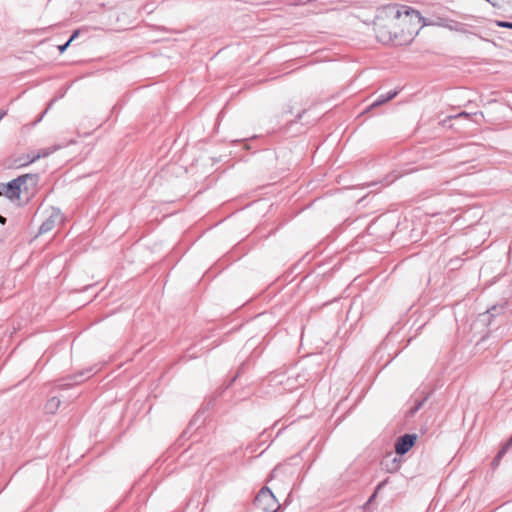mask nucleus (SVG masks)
Returning <instances> with one entry per match:
<instances>
[{
  "label": "nucleus",
  "mask_w": 512,
  "mask_h": 512,
  "mask_svg": "<svg viewBox=\"0 0 512 512\" xmlns=\"http://www.w3.org/2000/svg\"><path fill=\"white\" fill-rule=\"evenodd\" d=\"M420 23L419 11L403 6L401 9L390 6L382 9L374 21L376 38L383 44L403 45L412 40L413 30H405L410 22Z\"/></svg>",
  "instance_id": "1"
},
{
  "label": "nucleus",
  "mask_w": 512,
  "mask_h": 512,
  "mask_svg": "<svg viewBox=\"0 0 512 512\" xmlns=\"http://www.w3.org/2000/svg\"><path fill=\"white\" fill-rule=\"evenodd\" d=\"M39 182L38 174H23L9 181L0 191V196H5L13 201L20 198L21 193L33 194Z\"/></svg>",
  "instance_id": "2"
},
{
  "label": "nucleus",
  "mask_w": 512,
  "mask_h": 512,
  "mask_svg": "<svg viewBox=\"0 0 512 512\" xmlns=\"http://www.w3.org/2000/svg\"><path fill=\"white\" fill-rule=\"evenodd\" d=\"M255 504L265 512H275L279 507L274 494L267 487L259 491L255 498Z\"/></svg>",
  "instance_id": "3"
},
{
  "label": "nucleus",
  "mask_w": 512,
  "mask_h": 512,
  "mask_svg": "<svg viewBox=\"0 0 512 512\" xmlns=\"http://www.w3.org/2000/svg\"><path fill=\"white\" fill-rule=\"evenodd\" d=\"M93 368H87L80 370L74 374L68 375L58 381L56 384V388L63 390L68 389L74 385H78L84 382L86 379L91 377Z\"/></svg>",
  "instance_id": "4"
},
{
  "label": "nucleus",
  "mask_w": 512,
  "mask_h": 512,
  "mask_svg": "<svg viewBox=\"0 0 512 512\" xmlns=\"http://www.w3.org/2000/svg\"><path fill=\"white\" fill-rule=\"evenodd\" d=\"M416 440L417 436L415 434H405L400 436L395 443L396 453L399 455H404L410 450Z\"/></svg>",
  "instance_id": "5"
},
{
  "label": "nucleus",
  "mask_w": 512,
  "mask_h": 512,
  "mask_svg": "<svg viewBox=\"0 0 512 512\" xmlns=\"http://www.w3.org/2000/svg\"><path fill=\"white\" fill-rule=\"evenodd\" d=\"M61 219L59 212L52 213L39 227V234H44L51 231L58 220Z\"/></svg>",
  "instance_id": "6"
},
{
  "label": "nucleus",
  "mask_w": 512,
  "mask_h": 512,
  "mask_svg": "<svg viewBox=\"0 0 512 512\" xmlns=\"http://www.w3.org/2000/svg\"><path fill=\"white\" fill-rule=\"evenodd\" d=\"M397 93V91H390L386 95H380L379 98L367 108V111L392 100L397 95Z\"/></svg>",
  "instance_id": "7"
},
{
  "label": "nucleus",
  "mask_w": 512,
  "mask_h": 512,
  "mask_svg": "<svg viewBox=\"0 0 512 512\" xmlns=\"http://www.w3.org/2000/svg\"><path fill=\"white\" fill-rule=\"evenodd\" d=\"M61 400L57 396L49 398L45 404V411L49 414H54L60 407Z\"/></svg>",
  "instance_id": "8"
},
{
  "label": "nucleus",
  "mask_w": 512,
  "mask_h": 512,
  "mask_svg": "<svg viewBox=\"0 0 512 512\" xmlns=\"http://www.w3.org/2000/svg\"><path fill=\"white\" fill-rule=\"evenodd\" d=\"M449 21L450 20L447 19V18H440V17H438L434 21L426 22L425 18L422 17V21L420 23H417V24L421 25V26L434 25V26L444 27V28L448 29L449 23H450Z\"/></svg>",
  "instance_id": "9"
},
{
  "label": "nucleus",
  "mask_w": 512,
  "mask_h": 512,
  "mask_svg": "<svg viewBox=\"0 0 512 512\" xmlns=\"http://www.w3.org/2000/svg\"><path fill=\"white\" fill-rule=\"evenodd\" d=\"M471 116H476V117L480 116L481 118L484 117L482 112H475V113L471 114V113H467L465 111H462V112L458 113L457 115L448 116L447 119H445L443 122L445 123L447 120H451V119H455V118H469Z\"/></svg>",
  "instance_id": "10"
},
{
  "label": "nucleus",
  "mask_w": 512,
  "mask_h": 512,
  "mask_svg": "<svg viewBox=\"0 0 512 512\" xmlns=\"http://www.w3.org/2000/svg\"><path fill=\"white\" fill-rule=\"evenodd\" d=\"M449 22H450L449 27H448L449 30L462 32V33L466 32L461 23L456 22L454 20H450Z\"/></svg>",
  "instance_id": "11"
},
{
  "label": "nucleus",
  "mask_w": 512,
  "mask_h": 512,
  "mask_svg": "<svg viewBox=\"0 0 512 512\" xmlns=\"http://www.w3.org/2000/svg\"><path fill=\"white\" fill-rule=\"evenodd\" d=\"M496 25L498 27H503V28H509V29H512V22H507V21H500V20H497L496 22Z\"/></svg>",
  "instance_id": "12"
},
{
  "label": "nucleus",
  "mask_w": 512,
  "mask_h": 512,
  "mask_svg": "<svg viewBox=\"0 0 512 512\" xmlns=\"http://www.w3.org/2000/svg\"><path fill=\"white\" fill-rule=\"evenodd\" d=\"M424 401H425V399H424V400H422V401H420V402H418V403H417V404H416V405H415V406L410 410V414H411V415H414V414H415V413H416V412H417V411L422 407V405H423Z\"/></svg>",
  "instance_id": "13"
},
{
  "label": "nucleus",
  "mask_w": 512,
  "mask_h": 512,
  "mask_svg": "<svg viewBox=\"0 0 512 512\" xmlns=\"http://www.w3.org/2000/svg\"><path fill=\"white\" fill-rule=\"evenodd\" d=\"M55 101H56V99H52V100L48 103V105H47L46 109H45V110H44V112L40 115V117H39L38 121H41V119L43 118L44 114H45V113H47V111H48V110L53 106V104H54V102H55Z\"/></svg>",
  "instance_id": "14"
},
{
  "label": "nucleus",
  "mask_w": 512,
  "mask_h": 512,
  "mask_svg": "<svg viewBox=\"0 0 512 512\" xmlns=\"http://www.w3.org/2000/svg\"><path fill=\"white\" fill-rule=\"evenodd\" d=\"M69 46H70V43L68 41H66L64 44L58 46V50L60 53H64Z\"/></svg>",
  "instance_id": "15"
},
{
  "label": "nucleus",
  "mask_w": 512,
  "mask_h": 512,
  "mask_svg": "<svg viewBox=\"0 0 512 512\" xmlns=\"http://www.w3.org/2000/svg\"><path fill=\"white\" fill-rule=\"evenodd\" d=\"M79 35V30H75L73 31V33L71 34V36L69 37V39L67 40L70 44L72 43V41H74Z\"/></svg>",
  "instance_id": "16"
},
{
  "label": "nucleus",
  "mask_w": 512,
  "mask_h": 512,
  "mask_svg": "<svg viewBox=\"0 0 512 512\" xmlns=\"http://www.w3.org/2000/svg\"><path fill=\"white\" fill-rule=\"evenodd\" d=\"M48 155H49V151H44V152L42 153V156H44V157H45V156H48ZM40 157H41V154H38V155L34 156V157L30 160V163H31V162H34V161H36V160H37V159H39Z\"/></svg>",
  "instance_id": "17"
},
{
  "label": "nucleus",
  "mask_w": 512,
  "mask_h": 512,
  "mask_svg": "<svg viewBox=\"0 0 512 512\" xmlns=\"http://www.w3.org/2000/svg\"><path fill=\"white\" fill-rule=\"evenodd\" d=\"M384 483H385V482H382V483H380V484L377 486V489H376L375 493L370 497V499H369V501H368V502L373 501V499H374V498H375V496H376L377 491H378L379 489H381V488H382V486L384 485Z\"/></svg>",
  "instance_id": "18"
},
{
  "label": "nucleus",
  "mask_w": 512,
  "mask_h": 512,
  "mask_svg": "<svg viewBox=\"0 0 512 512\" xmlns=\"http://www.w3.org/2000/svg\"><path fill=\"white\" fill-rule=\"evenodd\" d=\"M393 464H394V467L392 469H389V471H395L399 468L396 458L393 459Z\"/></svg>",
  "instance_id": "19"
},
{
  "label": "nucleus",
  "mask_w": 512,
  "mask_h": 512,
  "mask_svg": "<svg viewBox=\"0 0 512 512\" xmlns=\"http://www.w3.org/2000/svg\"><path fill=\"white\" fill-rule=\"evenodd\" d=\"M501 458H497V456L495 457L494 461H493V465L496 466L499 464V461H500Z\"/></svg>",
  "instance_id": "20"
},
{
  "label": "nucleus",
  "mask_w": 512,
  "mask_h": 512,
  "mask_svg": "<svg viewBox=\"0 0 512 512\" xmlns=\"http://www.w3.org/2000/svg\"><path fill=\"white\" fill-rule=\"evenodd\" d=\"M6 222V219L0 215V223L4 224Z\"/></svg>",
  "instance_id": "21"
},
{
  "label": "nucleus",
  "mask_w": 512,
  "mask_h": 512,
  "mask_svg": "<svg viewBox=\"0 0 512 512\" xmlns=\"http://www.w3.org/2000/svg\"><path fill=\"white\" fill-rule=\"evenodd\" d=\"M407 29L413 30V31H414V32H413V34H414V33H415V34H418V31H415L413 28L407 27L405 30H407Z\"/></svg>",
  "instance_id": "22"
},
{
  "label": "nucleus",
  "mask_w": 512,
  "mask_h": 512,
  "mask_svg": "<svg viewBox=\"0 0 512 512\" xmlns=\"http://www.w3.org/2000/svg\"><path fill=\"white\" fill-rule=\"evenodd\" d=\"M496 307H493L492 310L487 311V313H491L492 311H495Z\"/></svg>",
  "instance_id": "23"
}]
</instances>
